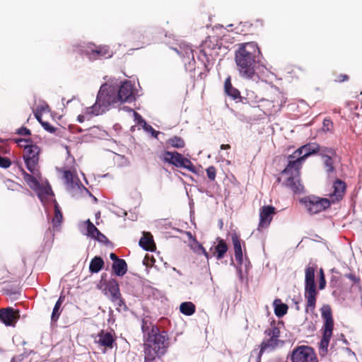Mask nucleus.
<instances>
[{"mask_svg":"<svg viewBox=\"0 0 362 362\" xmlns=\"http://www.w3.org/2000/svg\"><path fill=\"white\" fill-rule=\"evenodd\" d=\"M236 46L234 59L238 74L241 78L251 79L259 62L260 49L255 42L239 43Z\"/></svg>","mask_w":362,"mask_h":362,"instance_id":"obj_1","label":"nucleus"},{"mask_svg":"<svg viewBox=\"0 0 362 362\" xmlns=\"http://www.w3.org/2000/svg\"><path fill=\"white\" fill-rule=\"evenodd\" d=\"M151 334L145 338V362H150L156 356L165 354L168 347V336L165 332H160L158 327H152Z\"/></svg>","mask_w":362,"mask_h":362,"instance_id":"obj_2","label":"nucleus"},{"mask_svg":"<svg viewBox=\"0 0 362 362\" xmlns=\"http://www.w3.org/2000/svg\"><path fill=\"white\" fill-rule=\"evenodd\" d=\"M119 102L116 90L106 84L102 85L96 97L94 105L88 107V111L92 115H100L104 112L111 104Z\"/></svg>","mask_w":362,"mask_h":362,"instance_id":"obj_3","label":"nucleus"},{"mask_svg":"<svg viewBox=\"0 0 362 362\" xmlns=\"http://www.w3.org/2000/svg\"><path fill=\"white\" fill-rule=\"evenodd\" d=\"M302 166H291L288 165L280 173L277 182H281L283 180V185L292 190L294 193H301L303 191V185L300 180V170Z\"/></svg>","mask_w":362,"mask_h":362,"instance_id":"obj_4","label":"nucleus"},{"mask_svg":"<svg viewBox=\"0 0 362 362\" xmlns=\"http://www.w3.org/2000/svg\"><path fill=\"white\" fill-rule=\"evenodd\" d=\"M16 142L18 144V145H20L21 146L24 147L23 158L28 170L30 171V173H38V168H40V147L33 144L26 145L21 144L22 142H29V141H27L23 139H16Z\"/></svg>","mask_w":362,"mask_h":362,"instance_id":"obj_5","label":"nucleus"},{"mask_svg":"<svg viewBox=\"0 0 362 362\" xmlns=\"http://www.w3.org/2000/svg\"><path fill=\"white\" fill-rule=\"evenodd\" d=\"M305 297L306 298V311L313 310L315 308L317 291L315 284V268L308 266L305 271Z\"/></svg>","mask_w":362,"mask_h":362,"instance_id":"obj_6","label":"nucleus"},{"mask_svg":"<svg viewBox=\"0 0 362 362\" xmlns=\"http://www.w3.org/2000/svg\"><path fill=\"white\" fill-rule=\"evenodd\" d=\"M319 150L320 145L317 143H308L302 146L288 156L289 167L302 166L303 163L309 156L317 153Z\"/></svg>","mask_w":362,"mask_h":362,"instance_id":"obj_7","label":"nucleus"},{"mask_svg":"<svg viewBox=\"0 0 362 362\" xmlns=\"http://www.w3.org/2000/svg\"><path fill=\"white\" fill-rule=\"evenodd\" d=\"M201 49L197 56L205 67L209 64L212 58V52L221 48L218 37L216 35L208 36L200 46Z\"/></svg>","mask_w":362,"mask_h":362,"instance_id":"obj_8","label":"nucleus"},{"mask_svg":"<svg viewBox=\"0 0 362 362\" xmlns=\"http://www.w3.org/2000/svg\"><path fill=\"white\" fill-rule=\"evenodd\" d=\"M301 202L305 205L307 210L310 214H317L331 206L329 199L321 198L319 197L310 195L301 199Z\"/></svg>","mask_w":362,"mask_h":362,"instance_id":"obj_9","label":"nucleus"},{"mask_svg":"<svg viewBox=\"0 0 362 362\" xmlns=\"http://www.w3.org/2000/svg\"><path fill=\"white\" fill-rule=\"evenodd\" d=\"M105 294L107 295L109 299L117 306V309L126 308V305L119 291V286L117 281L111 279L105 284Z\"/></svg>","mask_w":362,"mask_h":362,"instance_id":"obj_10","label":"nucleus"},{"mask_svg":"<svg viewBox=\"0 0 362 362\" xmlns=\"http://www.w3.org/2000/svg\"><path fill=\"white\" fill-rule=\"evenodd\" d=\"M291 360L293 362H318L313 349L307 346H298L294 349Z\"/></svg>","mask_w":362,"mask_h":362,"instance_id":"obj_11","label":"nucleus"},{"mask_svg":"<svg viewBox=\"0 0 362 362\" xmlns=\"http://www.w3.org/2000/svg\"><path fill=\"white\" fill-rule=\"evenodd\" d=\"M85 54L93 61L102 58H110L112 56V51L107 45H93L85 50Z\"/></svg>","mask_w":362,"mask_h":362,"instance_id":"obj_12","label":"nucleus"},{"mask_svg":"<svg viewBox=\"0 0 362 362\" xmlns=\"http://www.w3.org/2000/svg\"><path fill=\"white\" fill-rule=\"evenodd\" d=\"M116 93L119 102H132L134 100V89L130 81H124Z\"/></svg>","mask_w":362,"mask_h":362,"instance_id":"obj_13","label":"nucleus"},{"mask_svg":"<svg viewBox=\"0 0 362 362\" xmlns=\"http://www.w3.org/2000/svg\"><path fill=\"white\" fill-rule=\"evenodd\" d=\"M276 213V209L273 206L267 205L261 207L259 209V226H269Z\"/></svg>","mask_w":362,"mask_h":362,"instance_id":"obj_14","label":"nucleus"},{"mask_svg":"<svg viewBox=\"0 0 362 362\" xmlns=\"http://www.w3.org/2000/svg\"><path fill=\"white\" fill-rule=\"evenodd\" d=\"M346 188V183L340 179H337L332 185L333 192L329 194L331 203L341 200L344 196Z\"/></svg>","mask_w":362,"mask_h":362,"instance_id":"obj_15","label":"nucleus"},{"mask_svg":"<svg viewBox=\"0 0 362 362\" xmlns=\"http://www.w3.org/2000/svg\"><path fill=\"white\" fill-rule=\"evenodd\" d=\"M20 170L21 172V175L25 180V182L27 183V185L32 189H37L40 186V183L37 180V178L40 177V168H38V173L34 174L28 173L22 167H20Z\"/></svg>","mask_w":362,"mask_h":362,"instance_id":"obj_16","label":"nucleus"},{"mask_svg":"<svg viewBox=\"0 0 362 362\" xmlns=\"http://www.w3.org/2000/svg\"><path fill=\"white\" fill-rule=\"evenodd\" d=\"M63 177L68 188H80V185H82L74 171H71L70 170H64Z\"/></svg>","mask_w":362,"mask_h":362,"instance_id":"obj_17","label":"nucleus"},{"mask_svg":"<svg viewBox=\"0 0 362 362\" xmlns=\"http://www.w3.org/2000/svg\"><path fill=\"white\" fill-rule=\"evenodd\" d=\"M272 103V112L276 113L279 112L286 103V98L281 92L274 93L271 97Z\"/></svg>","mask_w":362,"mask_h":362,"instance_id":"obj_18","label":"nucleus"},{"mask_svg":"<svg viewBox=\"0 0 362 362\" xmlns=\"http://www.w3.org/2000/svg\"><path fill=\"white\" fill-rule=\"evenodd\" d=\"M183 156L177 152L165 151L163 155V159L165 162L172 164L177 168H180L183 159Z\"/></svg>","mask_w":362,"mask_h":362,"instance_id":"obj_19","label":"nucleus"},{"mask_svg":"<svg viewBox=\"0 0 362 362\" xmlns=\"http://www.w3.org/2000/svg\"><path fill=\"white\" fill-rule=\"evenodd\" d=\"M82 233L102 243L107 244L109 242L106 236L101 233L98 228H84Z\"/></svg>","mask_w":362,"mask_h":362,"instance_id":"obj_20","label":"nucleus"},{"mask_svg":"<svg viewBox=\"0 0 362 362\" xmlns=\"http://www.w3.org/2000/svg\"><path fill=\"white\" fill-rule=\"evenodd\" d=\"M129 37L130 40L134 43L138 48L143 47L144 45L149 42L148 37L139 30H133Z\"/></svg>","mask_w":362,"mask_h":362,"instance_id":"obj_21","label":"nucleus"},{"mask_svg":"<svg viewBox=\"0 0 362 362\" xmlns=\"http://www.w3.org/2000/svg\"><path fill=\"white\" fill-rule=\"evenodd\" d=\"M139 245L146 251H153L156 249L153 235L148 232H143V236L139 240Z\"/></svg>","mask_w":362,"mask_h":362,"instance_id":"obj_22","label":"nucleus"},{"mask_svg":"<svg viewBox=\"0 0 362 362\" xmlns=\"http://www.w3.org/2000/svg\"><path fill=\"white\" fill-rule=\"evenodd\" d=\"M224 92L225 93L230 97L233 100L239 99L240 101H242V97L240 96V91L234 88L231 83L230 76H228L224 82Z\"/></svg>","mask_w":362,"mask_h":362,"instance_id":"obj_23","label":"nucleus"},{"mask_svg":"<svg viewBox=\"0 0 362 362\" xmlns=\"http://www.w3.org/2000/svg\"><path fill=\"white\" fill-rule=\"evenodd\" d=\"M322 317L324 319L323 329L325 330H333L334 321L332 311L329 306H324L322 308Z\"/></svg>","mask_w":362,"mask_h":362,"instance_id":"obj_24","label":"nucleus"},{"mask_svg":"<svg viewBox=\"0 0 362 362\" xmlns=\"http://www.w3.org/2000/svg\"><path fill=\"white\" fill-rule=\"evenodd\" d=\"M98 343L104 347L112 349L115 339L110 332L102 330L98 335Z\"/></svg>","mask_w":362,"mask_h":362,"instance_id":"obj_25","label":"nucleus"},{"mask_svg":"<svg viewBox=\"0 0 362 362\" xmlns=\"http://www.w3.org/2000/svg\"><path fill=\"white\" fill-rule=\"evenodd\" d=\"M332 335V330H325L323 331L322 337L320 340L319 345V351L321 356H325L327 353V349L329 346V343L330 341V338Z\"/></svg>","mask_w":362,"mask_h":362,"instance_id":"obj_26","label":"nucleus"},{"mask_svg":"<svg viewBox=\"0 0 362 362\" xmlns=\"http://www.w3.org/2000/svg\"><path fill=\"white\" fill-rule=\"evenodd\" d=\"M0 321L6 326H11L15 321V315L12 308L0 310Z\"/></svg>","mask_w":362,"mask_h":362,"instance_id":"obj_27","label":"nucleus"},{"mask_svg":"<svg viewBox=\"0 0 362 362\" xmlns=\"http://www.w3.org/2000/svg\"><path fill=\"white\" fill-rule=\"evenodd\" d=\"M211 250H213V247H211ZM227 250L228 246L226 243L223 240L219 239L218 244L214 247L213 255H216L217 259H221L223 257Z\"/></svg>","mask_w":362,"mask_h":362,"instance_id":"obj_28","label":"nucleus"},{"mask_svg":"<svg viewBox=\"0 0 362 362\" xmlns=\"http://www.w3.org/2000/svg\"><path fill=\"white\" fill-rule=\"evenodd\" d=\"M279 340L272 339H264L260 344V350L258 356V362H260V358L263 353L267 349L273 350L278 345Z\"/></svg>","mask_w":362,"mask_h":362,"instance_id":"obj_29","label":"nucleus"},{"mask_svg":"<svg viewBox=\"0 0 362 362\" xmlns=\"http://www.w3.org/2000/svg\"><path fill=\"white\" fill-rule=\"evenodd\" d=\"M112 267L115 274L118 276H124L127 272V264L123 259L113 262Z\"/></svg>","mask_w":362,"mask_h":362,"instance_id":"obj_30","label":"nucleus"},{"mask_svg":"<svg viewBox=\"0 0 362 362\" xmlns=\"http://www.w3.org/2000/svg\"><path fill=\"white\" fill-rule=\"evenodd\" d=\"M234 250H235V260L241 264L243 262V252L241 248V244L239 238L235 235L232 238Z\"/></svg>","mask_w":362,"mask_h":362,"instance_id":"obj_31","label":"nucleus"},{"mask_svg":"<svg viewBox=\"0 0 362 362\" xmlns=\"http://www.w3.org/2000/svg\"><path fill=\"white\" fill-rule=\"evenodd\" d=\"M104 266V261L100 257H93L89 265V270L91 273L99 272Z\"/></svg>","mask_w":362,"mask_h":362,"instance_id":"obj_32","label":"nucleus"},{"mask_svg":"<svg viewBox=\"0 0 362 362\" xmlns=\"http://www.w3.org/2000/svg\"><path fill=\"white\" fill-rule=\"evenodd\" d=\"M274 313L278 317H281L287 313L288 305L282 303L280 299L274 301Z\"/></svg>","mask_w":362,"mask_h":362,"instance_id":"obj_33","label":"nucleus"},{"mask_svg":"<svg viewBox=\"0 0 362 362\" xmlns=\"http://www.w3.org/2000/svg\"><path fill=\"white\" fill-rule=\"evenodd\" d=\"M64 300V296H60L56 302L52 310L51 320L52 322H57L61 314V306Z\"/></svg>","mask_w":362,"mask_h":362,"instance_id":"obj_34","label":"nucleus"},{"mask_svg":"<svg viewBox=\"0 0 362 362\" xmlns=\"http://www.w3.org/2000/svg\"><path fill=\"white\" fill-rule=\"evenodd\" d=\"M180 312L187 316H190L195 313V305L192 302H184L180 305Z\"/></svg>","mask_w":362,"mask_h":362,"instance_id":"obj_35","label":"nucleus"},{"mask_svg":"<svg viewBox=\"0 0 362 362\" xmlns=\"http://www.w3.org/2000/svg\"><path fill=\"white\" fill-rule=\"evenodd\" d=\"M63 221V215L57 203L54 204V215L52 218L53 226H59Z\"/></svg>","mask_w":362,"mask_h":362,"instance_id":"obj_36","label":"nucleus"},{"mask_svg":"<svg viewBox=\"0 0 362 362\" xmlns=\"http://www.w3.org/2000/svg\"><path fill=\"white\" fill-rule=\"evenodd\" d=\"M152 327H157L156 326L151 324L149 319L144 318L141 322V329L144 333V337L146 338L150 335Z\"/></svg>","mask_w":362,"mask_h":362,"instance_id":"obj_37","label":"nucleus"},{"mask_svg":"<svg viewBox=\"0 0 362 362\" xmlns=\"http://www.w3.org/2000/svg\"><path fill=\"white\" fill-rule=\"evenodd\" d=\"M168 144L172 147L176 148H182L185 146V143L183 139L180 136H175L168 140Z\"/></svg>","mask_w":362,"mask_h":362,"instance_id":"obj_38","label":"nucleus"},{"mask_svg":"<svg viewBox=\"0 0 362 362\" xmlns=\"http://www.w3.org/2000/svg\"><path fill=\"white\" fill-rule=\"evenodd\" d=\"M191 247L197 254H203L206 257V259L209 258V253L196 239H193V243L191 244Z\"/></svg>","mask_w":362,"mask_h":362,"instance_id":"obj_39","label":"nucleus"},{"mask_svg":"<svg viewBox=\"0 0 362 362\" xmlns=\"http://www.w3.org/2000/svg\"><path fill=\"white\" fill-rule=\"evenodd\" d=\"M320 156L324 158H327V157H335L336 156V152L332 148H327V147H321L320 146V150L318 152Z\"/></svg>","mask_w":362,"mask_h":362,"instance_id":"obj_40","label":"nucleus"},{"mask_svg":"<svg viewBox=\"0 0 362 362\" xmlns=\"http://www.w3.org/2000/svg\"><path fill=\"white\" fill-rule=\"evenodd\" d=\"M334 157H327L323 159L324 165L327 173L329 175L335 171L334 167Z\"/></svg>","mask_w":362,"mask_h":362,"instance_id":"obj_41","label":"nucleus"},{"mask_svg":"<svg viewBox=\"0 0 362 362\" xmlns=\"http://www.w3.org/2000/svg\"><path fill=\"white\" fill-rule=\"evenodd\" d=\"M264 334L269 337V339L278 340V338L280 336V330L277 327L273 326L269 329H267L264 331Z\"/></svg>","mask_w":362,"mask_h":362,"instance_id":"obj_42","label":"nucleus"},{"mask_svg":"<svg viewBox=\"0 0 362 362\" xmlns=\"http://www.w3.org/2000/svg\"><path fill=\"white\" fill-rule=\"evenodd\" d=\"M98 115H92L91 112L88 111V107H86L83 114L79 115L77 117V121L80 123H82L85 120H90L93 117L98 116Z\"/></svg>","mask_w":362,"mask_h":362,"instance_id":"obj_43","label":"nucleus"},{"mask_svg":"<svg viewBox=\"0 0 362 362\" xmlns=\"http://www.w3.org/2000/svg\"><path fill=\"white\" fill-rule=\"evenodd\" d=\"M180 168H186L192 173L195 172V167L193 165V163L191 162L190 160H189L188 158H185V157H183L181 165Z\"/></svg>","mask_w":362,"mask_h":362,"instance_id":"obj_44","label":"nucleus"},{"mask_svg":"<svg viewBox=\"0 0 362 362\" xmlns=\"http://www.w3.org/2000/svg\"><path fill=\"white\" fill-rule=\"evenodd\" d=\"M206 172L208 178L211 181L215 180L216 176V169L214 166H213V165L209 166V168H206Z\"/></svg>","mask_w":362,"mask_h":362,"instance_id":"obj_45","label":"nucleus"},{"mask_svg":"<svg viewBox=\"0 0 362 362\" xmlns=\"http://www.w3.org/2000/svg\"><path fill=\"white\" fill-rule=\"evenodd\" d=\"M11 165V161L6 157L0 156V167L3 168H8Z\"/></svg>","mask_w":362,"mask_h":362,"instance_id":"obj_46","label":"nucleus"},{"mask_svg":"<svg viewBox=\"0 0 362 362\" xmlns=\"http://www.w3.org/2000/svg\"><path fill=\"white\" fill-rule=\"evenodd\" d=\"M326 285V281L322 269H320V281H319V288L322 290L325 288Z\"/></svg>","mask_w":362,"mask_h":362,"instance_id":"obj_47","label":"nucleus"},{"mask_svg":"<svg viewBox=\"0 0 362 362\" xmlns=\"http://www.w3.org/2000/svg\"><path fill=\"white\" fill-rule=\"evenodd\" d=\"M349 77L347 74H340L335 76L334 81L337 83H342L347 81Z\"/></svg>","mask_w":362,"mask_h":362,"instance_id":"obj_48","label":"nucleus"},{"mask_svg":"<svg viewBox=\"0 0 362 362\" xmlns=\"http://www.w3.org/2000/svg\"><path fill=\"white\" fill-rule=\"evenodd\" d=\"M41 125L46 131L50 133H54L56 131V128L52 126L48 122L44 121L43 122H41Z\"/></svg>","mask_w":362,"mask_h":362,"instance_id":"obj_49","label":"nucleus"},{"mask_svg":"<svg viewBox=\"0 0 362 362\" xmlns=\"http://www.w3.org/2000/svg\"><path fill=\"white\" fill-rule=\"evenodd\" d=\"M332 122L329 119H325L323 120V129L325 131H329L332 127Z\"/></svg>","mask_w":362,"mask_h":362,"instance_id":"obj_50","label":"nucleus"},{"mask_svg":"<svg viewBox=\"0 0 362 362\" xmlns=\"http://www.w3.org/2000/svg\"><path fill=\"white\" fill-rule=\"evenodd\" d=\"M134 117L139 124L146 125V121L142 118V117L139 113L134 112Z\"/></svg>","mask_w":362,"mask_h":362,"instance_id":"obj_51","label":"nucleus"},{"mask_svg":"<svg viewBox=\"0 0 362 362\" xmlns=\"http://www.w3.org/2000/svg\"><path fill=\"white\" fill-rule=\"evenodd\" d=\"M17 134L23 136L30 135V131L26 127H21L17 130Z\"/></svg>","mask_w":362,"mask_h":362,"instance_id":"obj_52","label":"nucleus"},{"mask_svg":"<svg viewBox=\"0 0 362 362\" xmlns=\"http://www.w3.org/2000/svg\"><path fill=\"white\" fill-rule=\"evenodd\" d=\"M144 127L147 131L151 132L152 136L157 137L159 132L156 131L151 125L146 124V125H144Z\"/></svg>","mask_w":362,"mask_h":362,"instance_id":"obj_53","label":"nucleus"},{"mask_svg":"<svg viewBox=\"0 0 362 362\" xmlns=\"http://www.w3.org/2000/svg\"><path fill=\"white\" fill-rule=\"evenodd\" d=\"M95 224L97 226H99L100 224H103V222L100 218V212L98 211L97 213H95Z\"/></svg>","mask_w":362,"mask_h":362,"instance_id":"obj_54","label":"nucleus"},{"mask_svg":"<svg viewBox=\"0 0 362 362\" xmlns=\"http://www.w3.org/2000/svg\"><path fill=\"white\" fill-rule=\"evenodd\" d=\"M110 258L113 261V262H116L118 260L121 259L118 258L117 256L113 252L110 253Z\"/></svg>","mask_w":362,"mask_h":362,"instance_id":"obj_55","label":"nucleus"},{"mask_svg":"<svg viewBox=\"0 0 362 362\" xmlns=\"http://www.w3.org/2000/svg\"><path fill=\"white\" fill-rule=\"evenodd\" d=\"M84 224L86 225V226H95V225L93 223V222L90 221L89 218L84 221Z\"/></svg>","mask_w":362,"mask_h":362,"instance_id":"obj_56","label":"nucleus"},{"mask_svg":"<svg viewBox=\"0 0 362 362\" xmlns=\"http://www.w3.org/2000/svg\"><path fill=\"white\" fill-rule=\"evenodd\" d=\"M230 146L229 144H221V149L222 150H227V149H230Z\"/></svg>","mask_w":362,"mask_h":362,"instance_id":"obj_57","label":"nucleus"},{"mask_svg":"<svg viewBox=\"0 0 362 362\" xmlns=\"http://www.w3.org/2000/svg\"><path fill=\"white\" fill-rule=\"evenodd\" d=\"M83 190L85 191V192H86V193L88 194L90 196H91V197H93V200H94L95 202H97V199H96L94 196H93V195L90 193V192H89V191H88V190L85 187H83Z\"/></svg>","mask_w":362,"mask_h":362,"instance_id":"obj_58","label":"nucleus"},{"mask_svg":"<svg viewBox=\"0 0 362 362\" xmlns=\"http://www.w3.org/2000/svg\"><path fill=\"white\" fill-rule=\"evenodd\" d=\"M187 235L188 236L189 240H191L193 243V239H196L190 232H187Z\"/></svg>","mask_w":362,"mask_h":362,"instance_id":"obj_59","label":"nucleus"},{"mask_svg":"<svg viewBox=\"0 0 362 362\" xmlns=\"http://www.w3.org/2000/svg\"><path fill=\"white\" fill-rule=\"evenodd\" d=\"M35 117L37 119V121L41 124V122H43L44 121L42 119V117L38 114L35 115Z\"/></svg>","mask_w":362,"mask_h":362,"instance_id":"obj_60","label":"nucleus"},{"mask_svg":"<svg viewBox=\"0 0 362 362\" xmlns=\"http://www.w3.org/2000/svg\"><path fill=\"white\" fill-rule=\"evenodd\" d=\"M45 193L47 194H53V192H52V189L50 188L45 189Z\"/></svg>","mask_w":362,"mask_h":362,"instance_id":"obj_61","label":"nucleus"},{"mask_svg":"<svg viewBox=\"0 0 362 362\" xmlns=\"http://www.w3.org/2000/svg\"><path fill=\"white\" fill-rule=\"evenodd\" d=\"M349 278L351 279L352 280L355 281V276L352 274H350L349 276Z\"/></svg>","mask_w":362,"mask_h":362,"instance_id":"obj_62","label":"nucleus"},{"mask_svg":"<svg viewBox=\"0 0 362 362\" xmlns=\"http://www.w3.org/2000/svg\"><path fill=\"white\" fill-rule=\"evenodd\" d=\"M189 52H190V54H192V59H194L193 50L190 49Z\"/></svg>","mask_w":362,"mask_h":362,"instance_id":"obj_63","label":"nucleus"}]
</instances>
